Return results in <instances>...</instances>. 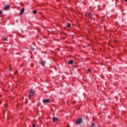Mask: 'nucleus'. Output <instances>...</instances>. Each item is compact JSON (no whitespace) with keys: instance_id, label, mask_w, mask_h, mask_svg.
<instances>
[{"instance_id":"f257e3e1","label":"nucleus","mask_w":127,"mask_h":127,"mask_svg":"<svg viewBox=\"0 0 127 127\" xmlns=\"http://www.w3.org/2000/svg\"><path fill=\"white\" fill-rule=\"evenodd\" d=\"M35 93V91L32 90V89H30V93H29L28 98L31 99V98L33 96V95Z\"/></svg>"},{"instance_id":"f03ea898","label":"nucleus","mask_w":127,"mask_h":127,"mask_svg":"<svg viewBox=\"0 0 127 127\" xmlns=\"http://www.w3.org/2000/svg\"><path fill=\"white\" fill-rule=\"evenodd\" d=\"M4 7L3 8V10H8L9 8V5H4Z\"/></svg>"},{"instance_id":"7ed1b4c3","label":"nucleus","mask_w":127,"mask_h":127,"mask_svg":"<svg viewBox=\"0 0 127 127\" xmlns=\"http://www.w3.org/2000/svg\"><path fill=\"white\" fill-rule=\"evenodd\" d=\"M80 124V118H78L75 120V125Z\"/></svg>"},{"instance_id":"20e7f679","label":"nucleus","mask_w":127,"mask_h":127,"mask_svg":"<svg viewBox=\"0 0 127 127\" xmlns=\"http://www.w3.org/2000/svg\"><path fill=\"white\" fill-rule=\"evenodd\" d=\"M49 99H44L43 100V103L44 104H46V103H48L49 102Z\"/></svg>"},{"instance_id":"39448f33","label":"nucleus","mask_w":127,"mask_h":127,"mask_svg":"<svg viewBox=\"0 0 127 127\" xmlns=\"http://www.w3.org/2000/svg\"><path fill=\"white\" fill-rule=\"evenodd\" d=\"M24 12V8H22L20 11L19 15H21V14Z\"/></svg>"},{"instance_id":"423d86ee","label":"nucleus","mask_w":127,"mask_h":127,"mask_svg":"<svg viewBox=\"0 0 127 127\" xmlns=\"http://www.w3.org/2000/svg\"><path fill=\"white\" fill-rule=\"evenodd\" d=\"M58 121V119L57 118L54 117L53 118V121L54 122V123H56V122H57Z\"/></svg>"},{"instance_id":"0eeeda50","label":"nucleus","mask_w":127,"mask_h":127,"mask_svg":"<svg viewBox=\"0 0 127 127\" xmlns=\"http://www.w3.org/2000/svg\"><path fill=\"white\" fill-rule=\"evenodd\" d=\"M92 16H93V14H92L90 13L88 14V17H89V18H90V19H92V18H93Z\"/></svg>"},{"instance_id":"6e6552de","label":"nucleus","mask_w":127,"mask_h":127,"mask_svg":"<svg viewBox=\"0 0 127 127\" xmlns=\"http://www.w3.org/2000/svg\"><path fill=\"white\" fill-rule=\"evenodd\" d=\"M73 61L72 60L68 61V64H73Z\"/></svg>"},{"instance_id":"1a4fd4ad","label":"nucleus","mask_w":127,"mask_h":127,"mask_svg":"<svg viewBox=\"0 0 127 127\" xmlns=\"http://www.w3.org/2000/svg\"><path fill=\"white\" fill-rule=\"evenodd\" d=\"M70 26H71V24H70V23H68L67 25H66V27L68 28L70 27Z\"/></svg>"},{"instance_id":"9d476101","label":"nucleus","mask_w":127,"mask_h":127,"mask_svg":"<svg viewBox=\"0 0 127 127\" xmlns=\"http://www.w3.org/2000/svg\"><path fill=\"white\" fill-rule=\"evenodd\" d=\"M83 123V119L82 118H80V124H82Z\"/></svg>"},{"instance_id":"9b49d317","label":"nucleus","mask_w":127,"mask_h":127,"mask_svg":"<svg viewBox=\"0 0 127 127\" xmlns=\"http://www.w3.org/2000/svg\"><path fill=\"white\" fill-rule=\"evenodd\" d=\"M41 65H44V64H45L44 62L43 61H42L41 62Z\"/></svg>"},{"instance_id":"f8f14e48","label":"nucleus","mask_w":127,"mask_h":127,"mask_svg":"<svg viewBox=\"0 0 127 127\" xmlns=\"http://www.w3.org/2000/svg\"><path fill=\"white\" fill-rule=\"evenodd\" d=\"M37 12L35 10L33 11V13H34V14H35L36 13H37Z\"/></svg>"},{"instance_id":"ddd939ff","label":"nucleus","mask_w":127,"mask_h":127,"mask_svg":"<svg viewBox=\"0 0 127 127\" xmlns=\"http://www.w3.org/2000/svg\"><path fill=\"white\" fill-rule=\"evenodd\" d=\"M32 127H36V124H33L32 125Z\"/></svg>"},{"instance_id":"4468645a","label":"nucleus","mask_w":127,"mask_h":127,"mask_svg":"<svg viewBox=\"0 0 127 127\" xmlns=\"http://www.w3.org/2000/svg\"><path fill=\"white\" fill-rule=\"evenodd\" d=\"M91 127H95V124H92V125L91 126Z\"/></svg>"},{"instance_id":"2eb2a0df","label":"nucleus","mask_w":127,"mask_h":127,"mask_svg":"<svg viewBox=\"0 0 127 127\" xmlns=\"http://www.w3.org/2000/svg\"><path fill=\"white\" fill-rule=\"evenodd\" d=\"M4 41H6V38H4Z\"/></svg>"},{"instance_id":"dca6fc26","label":"nucleus","mask_w":127,"mask_h":127,"mask_svg":"<svg viewBox=\"0 0 127 127\" xmlns=\"http://www.w3.org/2000/svg\"><path fill=\"white\" fill-rule=\"evenodd\" d=\"M31 50H34V48H33L32 47H31Z\"/></svg>"},{"instance_id":"f3484780","label":"nucleus","mask_w":127,"mask_h":127,"mask_svg":"<svg viewBox=\"0 0 127 127\" xmlns=\"http://www.w3.org/2000/svg\"><path fill=\"white\" fill-rule=\"evenodd\" d=\"M87 71H88V72H90L91 69H88Z\"/></svg>"},{"instance_id":"a211bd4d","label":"nucleus","mask_w":127,"mask_h":127,"mask_svg":"<svg viewBox=\"0 0 127 127\" xmlns=\"http://www.w3.org/2000/svg\"><path fill=\"white\" fill-rule=\"evenodd\" d=\"M1 13H2V11H0V14H1Z\"/></svg>"},{"instance_id":"6ab92c4d","label":"nucleus","mask_w":127,"mask_h":127,"mask_svg":"<svg viewBox=\"0 0 127 127\" xmlns=\"http://www.w3.org/2000/svg\"><path fill=\"white\" fill-rule=\"evenodd\" d=\"M125 0V1H126V2H127V0Z\"/></svg>"},{"instance_id":"aec40b11","label":"nucleus","mask_w":127,"mask_h":127,"mask_svg":"<svg viewBox=\"0 0 127 127\" xmlns=\"http://www.w3.org/2000/svg\"><path fill=\"white\" fill-rule=\"evenodd\" d=\"M10 70H12V68H10Z\"/></svg>"}]
</instances>
